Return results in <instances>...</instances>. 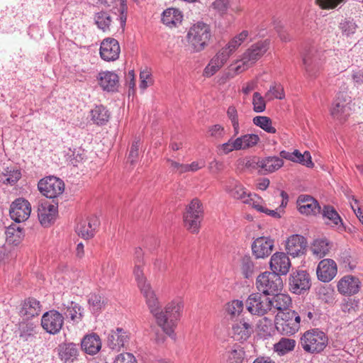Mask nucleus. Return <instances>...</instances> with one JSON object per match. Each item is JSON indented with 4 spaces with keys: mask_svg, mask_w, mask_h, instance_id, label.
<instances>
[{
    "mask_svg": "<svg viewBox=\"0 0 363 363\" xmlns=\"http://www.w3.org/2000/svg\"><path fill=\"white\" fill-rule=\"evenodd\" d=\"M219 150L223 154H228L234 150H239V146L237 143L236 139L231 138L228 142L220 145Z\"/></svg>",
    "mask_w": 363,
    "mask_h": 363,
    "instance_id": "nucleus-57",
    "label": "nucleus"
},
{
    "mask_svg": "<svg viewBox=\"0 0 363 363\" xmlns=\"http://www.w3.org/2000/svg\"><path fill=\"white\" fill-rule=\"evenodd\" d=\"M306 246L307 241L306 238L298 234L292 235L286 242L287 253L294 257L305 254Z\"/></svg>",
    "mask_w": 363,
    "mask_h": 363,
    "instance_id": "nucleus-22",
    "label": "nucleus"
},
{
    "mask_svg": "<svg viewBox=\"0 0 363 363\" xmlns=\"http://www.w3.org/2000/svg\"><path fill=\"white\" fill-rule=\"evenodd\" d=\"M41 312V304L34 298L25 299L21 304L19 315L26 319L32 318L38 315Z\"/></svg>",
    "mask_w": 363,
    "mask_h": 363,
    "instance_id": "nucleus-25",
    "label": "nucleus"
},
{
    "mask_svg": "<svg viewBox=\"0 0 363 363\" xmlns=\"http://www.w3.org/2000/svg\"><path fill=\"white\" fill-rule=\"evenodd\" d=\"M301 316L295 311L282 313L280 322L277 323V328L284 335H294L300 328Z\"/></svg>",
    "mask_w": 363,
    "mask_h": 363,
    "instance_id": "nucleus-9",
    "label": "nucleus"
},
{
    "mask_svg": "<svg viewBox=\"0 0 363 363\" xmlns=\"http://www.w3.org/2000/svg\"><path fill=\"white\" fill-rule=\"evenodd\" d=\"M97 79L103 90L113 92L117 90L119 84L118 76L113 72L104 71L99 73Z\"/></svg>",
    "mask_w": 363,
    "mask_h": 363,
    "instance_id": "nucleus-23",
    "label": "nucleus"
},
{
    "mask_svg": "<svg viewBox=\"0 0 363 363\" xmlns=\"http://www.w3.org/2000/svg\"><path fill=\"white\" fill-rule=\"evenodd\" d=\"M273 247L274 240L272 239L267 237H259L252 242V251L257 259H263L271 254Z\"/></svg>",
    "mask_w": 363,
    "mask_h": 363,
    "instance_id": "nucleus-21",
    "label": "nucleus"
},
{
    "mask_svg": "<svg viewBox=\"0 0 363 363\" xmlns=\"http://www.w3.org/2000/svg\"><path fill=\"white\" fill-rule=\"evenodd\" d=\"M212 32L208 24L197 22L189 29L186 40L194 52H200L209 45Z\"/></svg>",
    "mask_w": 363,
    "mask_h": 363,
    "instance_id": "nucleus-3",
    "label": "nucleus"
},
{
    "mask_svg": "<svg viewBox=\"0 0 363 363\" xmlns=\"http://www.w3.org/2000/svg\"><path fill=\"white\" fill-rule=\"evenodd\" d=\"M350 98L346 94H337L330 108V113L333 118L340 121H345L350 115Z\"/></svg>",
    "mask_w": 363,
    "mask_h": 363,
    "instance_id": "nucleus-12",
    "label": "nucleus"
},
{
    "mask_svg": "<svg viewBox=\"0 0 363 363\" xmlns=\"http://www.w3.org/2000/svg\"><path fill=\"white\" fill-rule=\"evenodd\" d=\"M331 246L332 244L326 238H319L313 241L311 250L313 254L320 259L329 253Z\"/></svg>",
    "mask_w": 363,
    "mask_h": 363,
    "instance_id": "nucleus-39",
    "label": "nucleus"
},
{
    "mask_svg": "<svg viewBox=\"0 0 363 363\" xmlns=\"http://www.w3.org/2000/svg\"><path fill=\"white\" fill-rule=\"evenodd\" d=\"M64 324V316L56 310L45 312L41 318V325L48 333L57 334Z\"/></svg>",
    "mask_w": 363,
    "mask_h": 363,
    "instance_id": "nucleus-10",
    "label": "nucleus"
},
{
    "mask_svg": "<svg viewBox=\"0 0 363 363\" xmlns=\"http://www.w3.org/2000/svg\"><path fill=\"white\" fill-rule=\"evenodd\" d=\"M244 304L242 301L233 300L225 305V313L228 319L235 321L238 319L244 318Z\"/></svg>",
    "mask_w": 363,
    "mask_h": 363,
    "instance_id": "nucleus-34",
    "label": "nucleus"
},
{
    "mask_svg": "<svg viewBox=\"0 0 363 363\" xmlns=\"http://www.w3.org/2000/svg\"><path fill=\"white\" fill-rule=\"evenodd\" d=\"M259 200L260 198L257 197V195L250 194L243 203L251 206L259 212H262L264 207L259 204Z\"/></svg>",
    "mask_w": 363,
    "mask_h": 363,
    "instance_id": "nucleus-59",
    "label": "nucleus"
},
{
    "mask_svg": "<svg viewBox=\"0 0 363 363\" xmlns=\"http://www.w3.org/2000/svg\"><path fill=\"white\" fill-rule=\"evenodd\" d=\"M208 131L211 135L216 138H220L225 134L224 128L219 124L211 126L208 129Z\"/></svg>",
    "mask_w": 363,
    "mask_h": 363,
    "instance_id": "nucleus-64",
    "label": "nucleus"
},
{
    "mask_svg": "<svg viewBox=\"0 0 363 363\" xmlns=\"http://www.w3.org/2000/svg\"><path fill=\"white\" fill-rule=\"evenodd\" d=\"M121 48L117 40L107 38L101 43L99 54L102 60L107 62L116 60L120 55Z\"/></svg>",
    "mask_w": 363,
    "mask_h": 363,
    "instance_id": "nucleus-15",
    "label": "nucleus"
},
{
    "mask_svg": "<svg viewBox=\"0 0 363 363\" xmlns=\"http://www.w3.org/2000/svg\"><path fill=\"white\" fill-rule=\"evenodd\" d=\"M98 225L99 220L96 217L87 218L77 224L76 232L82 238L89 239L94 235Z\"/></svg>",
    "mask_w": 363,
    "mask_h": 363,
    "instance_id": "nucleus-24",
    "label": "nucleus"
},
{
    "mask_svg": "<svg viewBox=\"0 0 363 363\" xmlns=\"http://www.w3.org/2000/svg\"><path fill=\"white\" fill-rule=\"evenodd\" d=\"M230 57L223 48H220L205 67L203 75L205 77L214 75L227 62Z\"/></svg>",
    "mask_w": 363,
    "mask_h": 363,
    "instance_id": "nucleus-18",
    "label": "nucleus"
},
{
    "mask_svg": "<svg viewBox=\"0 0 363 363\" xmlns=\"http://www.w3.org/2000/svg\"><path fill=\"white\" fill-rule=\"evenodd\" d=\"M235 139L239 146V150L252 147L259 141V137L256 134H245Z\"/></svg>",
    "mask_w": 363,
    "mask_h": 363,
    "instance_id": "nucleus-44",
    "label": "nucleus"
},
{
    "mask_svg": "<svg viewBox=\"0 0 363 363\" xmlns=\"http://www.w3.org/2000/svg\"><path fill=\"white\" fill-rule=\"evenodd\" d=\"M94 21L97 27L104 32L110 30L112 18L108 12L100 11L96 13L94 16Z\"/></svg>",
    "mask_w": 363,
    "mask_h": 363,
    "instance_id": "nucleus-45",
    "label": "nucleus"
},
{
    "mask_svg": "<svg viewBox=\"0 0 363 363\" xmlns=\"http://www.w3.org/2000/svg\"><path fill=\"white\" fill-rule=\"evenodd\" d=\"M6 240L7 242L18 245L22 238V232L19 227L16 228L15 226H9L6 230Z\"/></svg>",
    "mask_w": 363,
    "mask_h": 363,
    "instance_id": "nucleus-52",
    "label": "nucleus"
},
{
    "mask_svg": "<svg viewBox=\"0 0 363 363\" xmlns=\"http://www.w3.org/2000/svg\"><path fill=\"white\" fill-rule=\"evenodd\" d=\"M360 281L352 276L342 277L337 284L338 291L344 295H353L359 291Z\"/></svg>",
    "mask_w": 363,
    "mask_h": 363,
    "instance_id": "nucleus-26",
    "label": "nucleus"
},
{
    "mask_svg": "<svg viewBox=\"0 0 363 363\" xmlns=\"http://www.w3.org/2000/svg\"><path fill=\"white\" fill-rule=\"evenodd\" d=\"M128 340V335L122 328H117L108 335V345L113 350H119Z\"/></svg>",
    "mask_w": 363,
    "mask_h": 363,
    "instance_id": "nucleus-31",
    "label": "nucleus"
},
{
    "mask_svg": "<svg viewBox=\"0 0 363 363\" xmlns=\"http://www.w3.org/2000/svg\"><path fill=\"white\" fill-rule=\"evenodd\" d=\"M62 310L67 318H70L74 323H79L82 320L84 313V308L74 301L67 302L63 304Z\"/></svg>",
    "mask_w": 363,
    "mask_h": 363,
    "instance_id": "nucleus-35",
    "label": "nucleus"
},
{
    "mask_svg": "<svg viewBox=\"0 0 363 363\" xmlns=\"http://www.w3.org/2000/svg\"><path fill=\"white\" fill-rule=\"evenodd\" d=\"M249 31L244 30L232 38L222 48L231 56L249 37Z\"/></svg>",
    "mask_w": 363,
    "mask_h": 363,
    "instance_id": "nucleus-37",
    "label": "nucleus"
},
{
    "mask_svg": "<svg viewBox=\"0 0 363 363\" xmlns=\"http://www.w3.org/2000/svg\"><path fill=\"white\" fill-rule=\"evenodd\" d=\"M203 217V207L201 201L194 199L186 206L184 213V223L185 227L191 233H197L199 231L201 222Z\"/></svg>",
    "mask_w": 363,
    "mask_h": 363,
    "instance_id": "nucleus-6",
    "label": "nucleus"
},
{
    "mask_svg": "<svg viewBox=\"0 0 363 363\" xmlns=\"http://www.w3.org/2000/svg\"><path fill=\"white\" fill-rule=\"evenodd\" d=\"M183 18L182 12L174 8H169L163 11L162 23L169 28L177 27L181 24Z\"/></svg>",
    "mask_w": 363,
    "mask_h": 363,
    "instance_id": "nucleus-33",
    "label": "nucleus"
},
{
    "mask_svg": "<svg viewBox=\"0 0 363 363\" xmlns=\"http://www.w3.org/2000/svg\"><path fill=\"white\" fill-rule=\"evenodd\" d=\"M298 211L302 214L316 213L320 211V206L316 200L309 195H300L297 200Z\"/></svg>",
    "mask_w": 363,
    "mask_h": 363,
    "instance_id": "nucleus-27",
    "label": "nucleus"
},
{
    "mask_svg": "<svg viewBox=\"0 0 363 363\" xmlns=\"http://www.w3.org/2000/svg\"><path fill=\"white\" fill-rule=\"evenodd\" d=\"M296 345V342L295 340L281 337L278 342L274 345V350L279 355H284L293 351Z\"/></svg>",
    "mask_w": 363,
    "mask_h": 363,
    "instance_id": "nucleus-42",
    "label": "nucleus"
},
{
    "mask_svg": "<svg viewBox=\"0 0 363 363\" xmlns=\"http://www.w3.org/2000/svg\"><path fill=\"white\" fill-rule=\"evenodd\" d=\"M337 272V264L332 259L321 260L316 269L318 280L325 283L330 281L336 276Z\"/></svg>",
    "mask_w": 363,
    "mask_h": 363,
    "instance_id": "nucleus-17",
    "label": "nucleus"
},
{
    "mask_svg": "<svg viewBox=\"0 0 363 363\" xmlns=\"http://www.w3.org/2000/svg\"><path fill=\"white\" fill-rule=\"evenodd\" d=\"M272 325L273 323L272 319L267 317H264L259 320L257 327L261 331L268 333L269 330L272 328Z\"/></svg>",
    "mask_w": 363,
    "mask_h": 363,
    "instance_id": "nucleus-63",
    "label": "nucleus"
},
{
    "mask_svg": "<svg viewBox=\"0 0 363 363\" xmlns=\"http://www.w3.org/2000/svg\"><path fill=\"white\" fill-rule=\"evenodd\" d=\"M253 123L262 128L268 133H275L277 129L272 125V121L270 118L263 116H257L253 118Z\"/></svg>",
    "mask_w": 363,
    "mask_h": 363,
    "instance_id": "nucleus-47",
    "label": "nucleus"
},
{
    "mask_svg": "<svg viewBox=\"0 0 363 363\" xmlns=\"http://www.w3.org/2000/svg\"><path fill=\"white\" fill-rule=\"evenodd\" d=\"M259 200L260 198L257 197V195L250 194L243 203L251 206L259 212H262L264 207L259 204Z\"/></svg>",
    "mask_w": 363,
    "mask_h": 363,
    "instance_id": "nucleus-60",
    "label": "nucleus"
},
{
    "mask_svg": "<svg viewBox=\"0 0 363 363\" xmlns=\"http://www.w3.org/2000/svg\"><path fill=\"white\" fill-rule=\"evenodd\" d=\"M30 213V203L23 198L16 199L10 206L11 218L16 223L26 221L29 218Z\"/></svg>",
    "mask_w": 363,
    "mask_h": 363,
    "instance_id": "nucleus-13",
    "label": "nucleus"
},
{
    "mask_svg": "<svg viewBox=\"0 0 363 363\" xmlns=\"http://www.w3.org/2000/svg\"><path fill=\"white\" fill-rule=\"evenodd\" d=\"M263 97L259 92H255L252 98L253 110L256 113H262L266 108V103Z\"/></svg>",
    "mask_w": 363,
    "mask_h": 363,
    "instance_id": "nucleus-54",
    "label": "nucleus"
},
{
    "mask_svg": "<svg viewBox=\"0 0 363 363\" xmlns=\"http://www.w3.org/2000/svg\"><path fill=\"white\" fill-rule=\"evenodd\" d=\"M88 303L93 313H99L105 306V299L100 294L91 293L89 296Z\"/></svg>",
    "mask_w": 363,
    "mask_h": 363,
    "instance_id": "nucleus-46",
    "label": "nucleus"
},
{
    "mask_svg": "<svg viewBox=\"0 0 363 363\" xmlns=\"http://www.w3.org/2000/svg\"><path fill=\"white\" fill-rule=\"evenodd\" d=\"M140 145V140H135L131 145L128 156V160L130 162L131 164H133L138 157Z\"/></svg>",
    "mask_w": 363,
    "mask_h": 363,
    "instance_id": "nucleus-58",
    "label": "nucleus"
},
{
    "mask_svg": "<svg viewBox=\"0 0 363 363\" xmlns=\"http://www.w3.org/2000/svg\"><path fill=\"white\" fill-rule=\"evenodd\" d=\"M21 177V172L14 167H7L2 172L1 181L4 184L13 186Z\"/></svg>",
    "mask_w": 363,
    "mask_h": 363,
    "instance_id": "nucleus-41",
    "label": "nucleus"
},
{
    "mask_svg": "<svg viewBox=\"0 0 363 363\" xmlns=\"http://www.w3.org/2000/svg\"><path fill=\"white\" fill-rule=\"evenodd\" d=\"M345 0H315V4L322 9H335L339 6H342Z\"/></svg>",
    "mask_w": 363,
    "mask_h": 363,
    "instance_id": "nucleus-55",
    "label": "nucleus"
},
{
    "mask_svg": "<svg viewBox=\"0 0 363 363\" xmlns=\"http://www.w3.org/2000/svg\"><path fill=\"white\" fill-rule=\"evenodd\" d=\"M285 97L283 86L280 84L274 83L266 92L264 98L267 101H272L274 99H283Z\"/></svg>",
    "mask_w": 363,
    "mask_h": 363,
    "instance_id": "nucleus-48",
    "label": "nucleus"
},
{
    "mask_svg": "<svg viewBox=\"0 0 363 363\" xmlns=\"http://www.w3.org/2000/svg\"><path fill=\"white\" fill-rule=\"evenodd\" d=\"M114 363H137L135 357L131 353L125 352L118 354Z\"/></svg>",
    "mask_w": 363,
    "mask_h": 363,
    "instance_id": "nucleus-61",
    "label": "nucleus"
},
{
    "mask_svg": "<svg viewBox=\"0 0 363 363\" xmlns=\"http://www.w3.org/2000/svg\"><path fill=\"white\" fill-rule=\"evenodd\" d=\"M36 332L31 324L23 325L20 328V340L23 342H33L35 337Z\"/></svg>",
    "mask_w": 363,
    "mask_h": 363,
    "instance_id": "nucleus-50",
    "label": "nucleus"
},
{
    "mask_svg": "<svg viewBox=\"0 0 363 363\" xmlns=\"http://www.w3.org/2000/svg\"><path fill=\"white\" fill-rule=\"evenodd\" d=\"M81 346L86 354H96L101 348V339L96 334L87 335L82 339Z\"/></svg>",
    "mask_w": 363,
    "mask_h": 363,
    "instance_id": "nucleus-29",
    "label": "nucleus"
},
{
    "mask_svg": "<svg viewBox=\"0 0 363 363\" xmlns=\"http://www.w3.org/2000/svg\"><path fill=\"white\" fill-rule=\"evenodd\" d=\"M245 352L238 345L229 347L225 354L226 363H242Z\"/></svg>",
    "mask_w": 363,
    "mask_h": 363,
    "instance_id": "nucleus-43",
    "label": "nucleus"
},
{
    "mask_svg": "<svg viewBox=\"0 0 363 363\" xmlns=\"http://www.w3.org/2000/svg\"><path fill=\"white\" fill-rule=\"evenodd\" d=\"M91 121L97 125L106 124L111 117L109 111L103 105L96 106L90 111Z\"/></svg>",
    "mask_w": 363,
    "mask_h": 363,
    "instance_id": "nucleus-36",
    "label": "nucleus"
},
{
    "mask_svg": "<svg viewBox=\"0 0 363 363\" xmlns=\"http://www.w3.org/2000/svg\"><path fill=\"white\" fill-rule=\"evenodd\" d=\"M298 315L301 316V319H303V322L313 323L316 314L313 312V310L309 309L306 311L303 309L300 311V315Z\"/></svg>",
    "mask_w": 363,
    "mask_h": 363,
    "instance_id": "nucleus-62",
    "label": "nucleus"
},
{
    "mask_svg": "<svg viewBox=\"0 0 363 363\" xmlns=\"http://www.w3.org/2000/svg\"><path fill=\"white\" fill-rule=\"evenodd\" d=\"M328 345V335L319 328H312L305 331L299 340V345L302 350L311 354L322 352Z\"/></svg>",
    "mask_w": 363,
    "mask_h": 363,
    "instance_id": "nucleus-2",
    "label": "nucleus"
},
{
    "mask_svg": "<svg viewBox=\"0 0 363 363\" xmlns=\"http://www.w3.org/2000/svg\"><path fill=\"white\" fill-rule=\"evenodd\" d=\"M303 62L308 76L315 78L320 71L322 62L320 54L314 48H310L303 53Z\"/></svg>",
    "mask_w": 363,
    "mask_h": 363,
    "instance_id": "nucleus-11",
    "label": "nucleus"
},
{
    "mask_svg": "<svg viewBox=\"0 0 363 363\" xmlns=\"http://www.w3.org/2000/svg\"><path fill=\"white\" fill-rule=\"evenodd\" d=\"M272 296V298H270L271 311L275 313V311H278L282 313L289 310L291 305V298L289 295L279 292Z\"/></svg>",
    "mask_w": 363,
    "mask_h": 363,
    "instance_id": "nucleus-30",
    "label": "nucleus"
},
{
    "mask_svg": "<svg viewBox=\"0 0 363 363\" xmlns=\"http://www.w3.org/2000/svg\"><path fill=\"white\" fill-rule=\"evenodd\" d=\"M257 164L264 174H267L279 169L284 165V161L277 156L267 157L259 160Z\"/></svg>",
    "mask_w": 363,
    "mask_h": 363,
    "instance_id": "nucleus-28",
    "label": "nucleus"
},
{
    "mask_svg": "<svg viewBox=\"0 0 363 363\" xmlns=\"http://www.w3.org/2000/svg\"><path fill=\"white\" fill-rule=\"evenodd\" d=\"M268 48L267 40L253 44L245 51L240 60H237L234 65H231L230 70L235 74L244 72L254 65L267 52Z\"/></svg>",
    "mask_w": 363,
    "mask_h": 363,
    "instance_id": "nucleus-4",
    "label": "nucleus"
},
{
    "mask_svg": "<svg viewBox=\"0 0 363 363\" xmlns=\"http://www.w3.org/2000/svg\"><path fill=\"white\" fill-rule=\"evenodd\" d=\"M58 354L62 361L65 363H72L77 359L78 347L74 343H64L59 346Z\"/></svg>",
    "mask_w": 363,
    "mask_h": 363,
    "instance_id": "nucleus-32",
    "label": "nucleus"
},
{
    "mask_svg": "<svg viewBox=\"0 0 363 363\" xmlns=\"http://www.w3.org/2000/svg\"><path fill=\"white\" fill-rule=\"evenodd\" d=\"M233 337L237 341H246L253 333L254 328L249 319L245 317L233 321L232 325Z\"/></svg>",
    "mask_w": 363,
    "mask_h": 363,
    "instance_id": "nucleus-16",
    "label": "nucleus"
},
{
    "mask_svg": "<svg viewBox=\"0 0 363 363\" xmlns=\"http://www.w3.org/2000/svg\"><path fill=\"white\" fill-rule=\"evenodd\" d=\"M255 269V267L251 258L247 256L242 257L241 261V271L244 277L246 279L252 277Z\"/></svg>",
    "mask_w": 363,
    "mask_h": 363,
    "instance_id": "nucleus-51",
    "label": "nucleus"
},
{
    "mask_svg": "<svg viewBox=\"0 0 363 363\" xmlns=\"http://www.w3.org/2000/svg\"><path fill=\"white\" fill-rule=\"evenodd\" d=\"M323 216L325 219L328 220V225L340 230L344 228L340 216L333 206H325L323 209Z\"/></svg>",
    "mask_w": 363,
    "mask_h": 363,
    "instance_id": "nucleus-38",
    "label": "nucleus"
},
{
    "mask_svg": "<svg viewBox=\"0 0 363 363\" xmlns=\"http://www.w3.org/2000/svg\"><path fill=\"white\" fill-rule=\"evenodd\" d=\"M226 191L231 197L235 199L244 200L248 196V193L245 188L238 181L232 180L225 187Z\"/></svg>",
    "mask_w": 363,
    "mask_h": 363,
    "instance_id": "nucleus-40",
    "label": "nucleus"
},
{
    "mask_svg": "<svg viewBox=\"0 0 363 363\" xmlns=\"http://www.w3.org/2000/svg\"><path fill=\"white\" fill-rule=\"evenodd\" d=\"M38 188L43 196L55 199L63 193L65 184L60 179L50 176L40 179Z\"/></svg>",
    "mask_w": 363,
    "mask_h": 363,
    "instance_id": "nucleus-7",
    "label": "nucleus"
},
{
    "mask_svg": "<svg viewBox=\"0 0 363 363\" xmlns=\"http://www.w3.org/2000/svg\"><path fill=\"white\" fill-rule=\"evenodd\" d=\"M289 285L293 293L300 294L309 289L311 286L310 276L306 271L294 272L289 279Z\"/></svg>",
    "mask_w": 363,
    "mask_h": 363,
    "instance_id": "nucleus-20",
    "label": "nucleus"
},
{
    "mask_svg": "<svg viewBox=\"0 0 363 363\" xmlns=\"http://www.w3.org/2000/svg\"><path fill=\"white\" fill-rule=\"evenodd\" d=\"M269 267L272 273L277 275H286L291 267V262L286 254L284 252H276L270 259Z\"/></svg>",
    "mask_w": 363,
    "mask_h": 363,
    "instance_id": "nucleus-19",
    "label": "nucleus"
},
{
    "mask_svg": "<svg viewBox=\"0 0 363 363\" xmlns=\"http://www.w3.org/2000/svg\"><path fill=\"white\" fill-rule=\"evenodd\" d=\"M140 292L158 326L169 337H174V330L184 308V302L182 298L173 299L165 306L164 309H161V304L151 286L140 290Z\"/></svg>",
    "mask_w": 363,
    "mask_h": 363,
    "instance_id": "nucleus-1",
    "label": "nucleus"
},
{
    "mask_svg": "<svg viewBox=\"0 0 363 363\" xmlns=\"http://www.w3.org/2000/svg\"><path fill=\"white\" fill-rule=\"evenodd\" d=\"M227 116L230 119L234 130V135H237L240 133V124L238 120V114L235 106H230L227 110Z\"/></svg>",
    "mask_w": 363,
    "mask_h": 363,
    "instance_id": "nucleus-53",
    "label": "nucleus"
},
{
    "mask_svg": "<svg viewBox=\"0 0 363 363\" xmlns=\"http://www.w3.org/2000/svg\"><path fill=\"white\" fill-rule=\"evenodd\" d=\"M270 306V298L259 292L250 294L246 301L247 309L252 315L262 316L271 311Z\"/></svg>",
    "mask_w": 363,
    "mask_h": 363,
    "instance_id": "nucleus-8",
    "label": "nucleus"
},
{
    "mask_svg": "<svg viewBox=\"0 0 363 363\" xmlns=\"http://www.w3.org/2000/svg\"><path fill=\"white\" fill-rule=\"evenodd\" d=\"M57 215V203H52L48 200H42L38 205V216L40 224L44 227L54 223Z\"/></svg>",
    "mask_w": 363,
    "mask_h": 363,
    "instance_id": "nucleus-14",
    "label": "nucleus"
},
{
    "mask_svg": "<svg viewBox=\"0 0 363 363\" xmlns=\"http://www.w3.org/2000/svg\"><path fill=\"white\" fill-rule=\"evenodd\" d=\"M357 26L353 21L346 20L340 23V29L344 35L349 36L356 32Z\"/></svg>",
    "mask_w": 363,
    "mask_h": 363,
    "instance_id": "nucleus-56",
    "label": "nucleus"
},
{
    "mask_svg": "<svg viewBox=\"0 0 363 363\" xmlns=\"http://www.w3.org/2000/svg\"><path fill=\"white\" fill-rule=\"evenodd\" d=\"M284 284L280 276L270 272L260 274L256 279V288L259 293L265 296H272L281 292Z\"/></svg>",
    "mask_w": 363,
    "mask_h": 363,
    "instance_id": "nucleus-5",
    "label": "nucleus"
},
{
    "mask_svg": "<svg viewBox=\"0 0 363 363\" xmlns=\"http://www.w3.org/2000/svg\"><path fill=\"white\" fill-rule=\"evenodd\" d=\"M133 274L137 281V284L140 290H142L145 288H147L150 285L149 282L147 281L145 277L143 274V269L142 264H135L133 269Z\"/></svg>",
    "mask_w": 363,
    "mask_h": 363,
    "instance_id": "nucleus-49",
    "label": "nucleus"
}]
</instances>
